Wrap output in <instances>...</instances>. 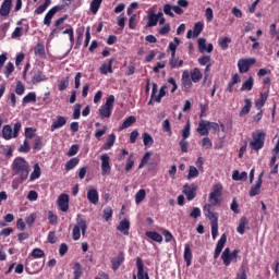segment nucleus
<instances>
[{
	"label": "nucleus",
	"instance_id": "nucleus-47",
	"mask_svg": "<svg viewBox=\"0 0 279 279\" xmlns=\"http://www.w3.org/2000/svg\"><path fill=\"white\" fill-rule=\"evenodd\" d=\"M104 0H93L90 2V12L92 14H97L99 12V8H101V3Z\"/></svg>",
	"mask_w": 279,
	"mask_h": 279
},
{
	"label": "nucleus",
	"instance_id": "nucleus-28",
	"mask_svg": "<svg viewBox=\"0 0 279 279\" xmlns=\"http://www.w3.org/2000/svg\"><path fill=\"white\" fill-rule=\"evenodd\" d=\"M87 199L89 204L97 206V204H99V192H97L95 189L87 191Z\"/></svg>",
	"mask_w": 279,
	"mask_h": 279
},
{
	"label": "nucleus",
	"instance_id": "nucleus-24",
	"mask_svg": "<svg viewBox=\"0 0 279 279\" xmlns=\"http://www.w3.org/2000/svg\"><path fill=\"white\" fill-rule=\"evenodd\" d=\"M12 11V0H3L0 7V16H10V12Z\"/></svg>",
	"mask_w": 279,
	"mask_h": 279
},
{
	"label": "nucleus",
	"instance_id": "nucleus-29",
	"mask_svg": "<svg viewBox=\"0 0 279 279\" xmlns=\"http://www.w3.org/2000/svg\"><path fill=\"white\" fill-rule=\"evenodd\" d=\"M117 230H119V232H122L124 236L130 235V220L128 219L121 220L119 226L117 227Z\"/></svg>",
	"mask_w": 279,
	"mask_h": 279
},
{
	"label": "nucleus",
	"instance_id": "nucleus-41",
	"mask_svg": "<svg viewBox=\"0 0 279 279\" xmlns=\"http://www.w3.org/2000/svg\"><path fill=\"white\" fill-rule=\"evenodd\" d=\"M74 271H73V279H80L82 278V275L84 274V271L82 270V264H80V262H76L74 264Z\"/></svg>",
	"mask_w": 279,
	"mask_h": 279
},
{
	"label": "nucleus",
	"instance_id": "nucleus-51",
	"mask_svg": "<svg viewBox=\"0 0 279 279\" xmlns=\"http://www.w3.org/2000/svg\"><path fill=\"white\" fill-rule=\"evenodd\" d=\"M49 5H51V0H45L44 4L39 5L35 10V14H43L47 10V8H49Z\"/></svg>",
	"mask_w": 279,
	"mask_h": 279
},
{
	"label": "nucleus",
	"instance_id": "nucleus-64",
	"mask_svg": "<svg viewBox=\"0 0 279 279\" xmlns=\"http://www.w3.org/2000/svg\"><path fill=\"white\" fill-rule=\"evenodd\" d=\"M203 149H211L213 148V141H210V137H204L202 143Z\"/></svg>",
	"mask_w": 279,
	"mask_h": 279
},
{
	"label": "nucleus",
	"instance_id": "nucleus-57",
	"mask_svg": "<svg viewBox=\"0 0 279 279\" xmlns=\"http://www.w3.org/2000/svg\"><path fill=\"white\" fill-rule=\"evenodd\" d=\"M172 10H173V5H171V4L163 5V14H166L167 16H170V19H173L175 16V14H173Z\"/></svg>",
	"mask_w": 279,
	"mask_h": 279
},
{
	"label": "nucleus",
	"instance_id": "nucleus-19",
	"mask_svg": "<svg viewBox=\"0 0 279 279\" xmlns=\"http://www.w3.org/2000/svg\"><path fill=\"white\" fill-rule=\"evenodd\" d=\"M260 186H263V172L258 175V179L248 192L250 197H256L260 193Z\"/></svg>",
	"mask_w": 279,
	"mask_h": 279
},
{
	"label": "nucleus",
	"instance_id": "nucleus-22",
	"mask_svg": "<svg viewBox=\"0 0 279 279\" xmlns=\"http://www.w3.org/2000/svg\"><path fill=\"white\" fill-rule=\"evenodd\" d=\"M64 125H66V118L58 116L57 119L52 121L50 132H56V130H60V128H64Z\"/></svg>",
	"mask_w": 279,
	"mask_h": 279
},
{
	"label": "nucleus",
	"instance_id": "nucleus-60",
	"mask_svg": "<svg viewBox=\"0 0 279 279\" xmlns=\"http://www.w3.org/2000/svg\"><path fill=\"white\" fill-rule=\"evenodd\" d=\"M33 149L37 151H40V149H43V138H40V136H37L34 140Z\"/></svg>",
	"mask_w": 279,
	"mask_h": 279
},
{
	"label": "nucleus",
	"instance_id": "nucleus-27",
	"mask_svg": "<svg viewBox=\"0 0 279 279\" xmlns=\"http://www.w3.org/2000/svg\"><path fill=\"white\" fill-rule=\"evenodd\" d=\"M114 63V58H111L107 61V63H102L99 68V73L101 75H108V73H112V64Z\"/></svg>",
	"mask_w": 279,
	"mask_h": 279
},
{
	"label": "nucleus",
	"instance_id": "nucleus-5",
	"mask_svg": "<svg viewBox=\"0 0 279 279\" xmlns=\"http://www.w3.org/2000/svg\"><path fill=\"white\" fill-rule=\"evenodd\" d=\"M87 228L88 226L86 225V221L84 220V218L77 217L76 225L74 226L72 231L73 241H80L82 234H86Z\"/></svg>",
	"mask_w": 279,
	"mask_h": 279
},
{
	"label": "nucleus",
	"instance_id": "nucleus-20",
	"mask_svg": "<svg viewBox=\"0 0 279 279\" xmlns=\"http://www.w3.org/2000/svg\"><path fill=\"white\" fill-rule=\"evenodd\" d=\"M269 98V87L260 93L259 99L255 101V108L257 110H262L265 104H267V99Z\"/></svg>",
	"mask_w": 279,
	"mask_h": 279
},
{
	"label": "nucleus",
	"instance_id": "nucleus-26",
	"mask_svg": "<svg viewBox=\"0 0 279 279\" xmlns=\"http://www.w3.org/2000/svg\"><path fill=\"white\" fill-rule=\"evenodd\" d=\"M196 132H198L201 136H208L209 134L208 120H201L198 122Z\"/></svg>",
	"mask_w": 279,
	"mask_h": 279
},
{
	"label": "nucleus",
	"instance_id": "nucleus-9",
	"mask_svg": "<svg viewBox=\"0 0 279 279\" xmlns=\"http://www.w3.org/2000/svg\"><path fill=\"white\" fill-rule=\"evenodd\" d=\"M254 64H256V58L240 59L238 61L239 72L247 73V71H250V66H254Z\"/></svg>",
	"mask_w": 279,
	"mask_h": 279
},
{
	"label": "nucleus",
	"instance_id": "nucleus-58",
	"mask_svg": "<svg viewBox=\"0 0 279 279\" xmlns=\"http://www.w3.org/2000/svg\"><path fill=\"white\" fill-rule=\"evenodd\" d=\"M12 73H14V63L9 62L5 65L4 75H5V77H10V75H12Z\"/></svg>",
	"mask_w": 279,
	"mask_h": 279
},
{
	"label": "nucleus",
	"instance_id": "nucleus-15",
	"mask_svg": "<svg viewBox=\"0 0 279 279\" xmlns=\"http://www.w3.org/2000/svg\"><path fill=\"white\" fill-rule=\"evenodd\" d=\"M227 241H228V235H226V233H222L219 241L216 244V248L214 253L215 260H217V258L221 256V252H223V247H226Z\"/></svg>",
	"mask_w": 279,
	"mask_h": 279
},
{
	"label": "nucleus",
	"instance_id": "nucleus-42",
	"mask_svg": "<svg viewBox=\"0 0 279 279\" xmlns=\"http://www.w3.org/2000/svg\"><path fill=\"white\" fill-rule=\"evenodd\" d=\"M202 32H204L203 22L195 23L194 27H193V38H197V36H199V34H202Z\"/></svg>",
	"mask_w": 279,
	"mask_h": 279
},
{
	"label": "nucleus",
	"instance_id": "nucleus-3",
	"mask_svg": "<svg viewBox=\"0 0 279 279\" xmlns=\"http://www.w3.org/2000/svg\"><path fill=\"white\" fill-rule=\"evenodd\" d=\"M265 132L264 131H256L252 133V141L250 142V147L253 151H260L265 147Z\"/></svg>",
	"mask_w": 279,
	"mask_h": 279
},
{
	"label": "nucleus",
	"instance_id": "nucleus-1",
	"mask_svg": "<svg viewBox=\"0 0 279 279\" xmlns=\"http://www.w3.org/2000/svg\"><path fill=\"white\" fill-rule=\"evenodd\" d=\"M12 171L19 175L21 184L29 178V162L23 157H16L12 163Z\"/></svg>",
	"mask_w": 279,
	"mask_h": 279
},
{
	"label": "nucleus",
	"instance_id": "nucleus-38",
	"mask_svg": "<svg viewBox=\"0 0 279 279\" xmlns=\"http://www.w3.org/2000/svg\"><path fill=\"white\" fill-rule=\"evenodd\" d=\"M146 236L156 243H162V236L156 231H147Z\"/></svg>",
	"mask_w": 279,
	"mask_h": 279
},
{
	"label": "nucleus",
	"instance_id": "nucleus-7",
	"mask_svg": "<svg viewBox=\"0 0 279 279\" xmlns=\"http://www.w3.org/2000/svg\"><path fill=\"white\" fill-rule=\"evenodd\" d=\"M239 257V250L230 251V247L225 248L221 255L222 263L225 267H230V264L236 263V258Z\"/></svg>",
	"mask_w": 279,
	"mask_h": 279
},
{
	"label": "nucleus",
	"instance_id": "nucleus-49",
	"mask_svg": "<svg viewBox=\"0 0 279 279\" xmlns=\"http://www.w3.org/2000/svg\"><path fill=\"white\" fill-rule=\"evenodd\" d=\"M34 53H35V56H39V58H44V56L46 54L45 45L38 43L34 48Z\"/></svg>",
	"mask_w": 279,
	"mask_h": 279
},
{
	"label": "nucleus",
	"instance_id": "nucleus-40",
	"mask_svg": "<svg viewBox=\"0 0 279 279\" xmlns=\"http://www.w3.org/2000/svg\"><path fill=\"white\" fill-rule=\"evenodd\" d=\"M178 47H180V39L174 37L173 41H171L168 46V49L171 56H175V51H178Z\"/></svg>",
	"mask_w": 279,
	"mask_h": 279
},
{
	"label": "nucleus",
	"instance_id": "nucleus-2",
	"mask_svg": "<svg viewBox=\"0 0 279 279\" xmlns=\"http://www.w3.org/2000/svg\"><path fill=\"white\" fill-rule=\"evenodd\" d=\"M62 1H64L63 4L54 5L47 12V14L44 17V25H47V27H50L53 16H56L58 12H61V10H64L65 7L70 8L71 3L73 2V0H62Z\"/></svg>",
	"mask_w": 279,
	"mask_h": 279
},
{
	"label": "nucleus",
	"instance_id": "nucleus-8",
	"mask_svg": "<svg viewBox=\"0 0 279 279\" xmlns=\"http://www.w3.org/2000/svg\"><path fill=\"white\" fill-rule=\"evenodd\" d=\"M223 191V186L221 184H216L213 187V191L209 193V203L210 206H217L219 204V197Z\"/></svg>",
	"mask_w": 279,
	"mask_h": 279
},
{
	"label": "nucleus",
	"instance_id": "nucleus-31",
	"mask_svg": "<svg viewBox=\"0 0 279 279\" xmlns=\"http://www.w3.org/2000/svg\"><path fill=\"white\" fill-rule=\"evenodd\" d=\"M116 142H117V135H114V133L109 134L106 143L102 145V149L105 151H108V149H112Z\"/></svg>",
	"mask_w": 279,
	"mask_h": 279
},
{
	"label": "nucleus",
	"instance_id": "nucleus-32",
	"mask_svg": "<svg viewBox=\"0 0 279 279\" xmlns=\"http://www.w3.org/2000/svg\"><path fill=\"white\" fill-rule=\"evenodd\" d=\"M2 138H4V141H10L11 138H14V131L12 130V126L10 124H7L2 128Z\"/></svg>",
	"mask_w": 279,
	"mask_h": 279
},
{
	"label": "nucleus",
	"instance_id": "nucleus-12",
	"mask_svg": "<svg viewBox=\"0 0 279 279\" xmlns=\"http://www.w3.org/2000/svg\"><path fill=\"white\" fill-rule=\"evenodd\" d=\"M31 75H32V84H40V82H46L47 80V76L45 75V73H43V70H40V68L38 66H35L32 69Z\"/></svg>",
	"mask_w": 279,
	"mask_h": 279
},
{
	"label": "nucleus",
	"instance_id": "nucleus-35",
	"mask_svg": "<svg viewBox=\"0 0 279 279\" xmlns=\"http://www.w3.org/2000/svg\"><path fill=\"white\" fill-rule=\"evenodd\" d=\"M252 110V99L245 98L244 99V106L241 109L239 116L240 117H245L246 114H250V111Z\"/></svg>",
	"mask_w": 279,
	"mask_h": 279
},
{
	"label": "nucleus",
	"instance_id": "nucleus-4",
	"mask_svg": "<svg viewBox=\"0 0 279 279\" xmlns=\"http://www.w3.org/2000/svg\"><path fill=\"white\" fill-rule=\"evenodd\" d=\"M114 109V95H110L105 105L98 109L100 119H110L112 117V110Z\"/></svg>",
	"mask_w": 279,
	"mask_h": 279
},
{
	"label": "nucleus",
	"instance_id": "nucleus-54",
	"mask_svg": "<svg viewBox=\"0 0 279 279\" xmlns=\"http://www.w3.org/2000/svg\"><path fill=\"white\" fill-rule=\"evenodd\" d=\"M191 136V121H187L182 130V138L186 141Z\"/></svg>",
	"mask_w": 279,
	"mask_h": 279
},
{
	"label": "nucleus",
	"instance_id": "nucleus-23",
	"mask_svg": "<svg viewBox=\"0 0 279 279\" xmlns=\"http://www.w3.org/2000/svg\"><path fill=\"white\" fill-rule=\"evenodd\" d=\"M136 268H137V279H143L145 276L149 274L145 271V264L143 263V258L136 257Z\"/></svg>",
	"mask_w": 279,
	"mask_h": 279
},
{
	"label": "nucleus",
	"instance_id": "nucleus-46",
	"mask_svg": "<svg viewBox=\"0 0 279 279\" xmlns=\"http://www.w3.org/2000/svg\"><path fill=\"white\" fill-rule=\"evenodd\" d=\"M145 197H147V192L145 191V189H141L135 194V204H141V202H143Z\"/></svg>",
	"mask_w": 279,
	"mask_h": 279
},
{
	"label": "nucleus",
	"instance_id": "nucleus-61",
	"mask_svg": "<svg viewBox=\"0 0 279 279\" xmlns=\"http://www.w3.org/2000/svg\"><path fill=\"white\" fill-rule=\"evenodd\" d=\"M58 88L60 92L66 90L69 88V76L60 81Z\"/></svg>",
	"mask_w": 279,
	"mask_h": 279
},
{
	"label": "nucleus",
	"instance_id": "nucleus-44",
	"mask_svg": "<svg viewBox=\"0 0 279 279\" xmlns=\"http://www.w3.org/2000/svg\"><path fill=\"white\" fill-rule=\"evenodd\" d=\"M202 77H203L202 71H199L198 68H195L193 70V72L191 73L192 82H194V84H197V82H199V80H202Z\"/></svg>",
	"mask_w": 279,
	"mask_h": 279
},
{
	"label": "nucleus",
	"instance_id": "nucleus-52",
	"mask_svg": "<svg viewBox=\"0 0 279 279\" xmlns=\"http://www.w3.org/2000/svg\"><path fill=\"white\" fill-rule=\"evenodd\" d=\"M23 104H36V93L31 92L23 98Z\"/></svg>",
	"mask_w": 279,
	"mask_h": 279
},
{
	"label": "nucleus",
	"instance_id": "nucleus-10",
	"mask_svg": "<svg viewBox=\"0 0 279 279\" xmlns=\"http://www.w3.org/2000/svg\"><path fill=\"white\" fill-rule=\"evenodd\" d=\"M25 271L29 274V276L40 274V271H43V265H40V262H29V259H26Z\"/></svg>",
	"mask_w": 279,
	"mask_h": 279
},
{
	"label": "nucleus",
	"instance_id": "nucleus-62",
	"mask_svg": "<svg viewBox=\"0 0 279 279\" xmlns=\"http://www.w3.org/2000/svg\"><path fill=\"white\" fill-rule=\"evenodd\" d=\"M199 175V170L195 166H191L189 170L187 178L191 180V178H197Z\"/></svg>",
	"mask_w": 279,
	"mask_h": 279
},
{
	"label": "nucleus",
	"instance_id": "nucleus-37",
	"mask_svg": "<svg viewBox=\"0 0 279 279\" xmlns=\"http://www.w3.org/2000/svg\"><path fill=\"white\" fill-rule=\"evenodd\" d=\"M77 165H80V158L73 157L66 161L64 169H65V171H71V170L75 169V167H77Z\"/></svg>",
	"mask_w": 279,
	"mask_h": 279
},
{
	"label": "nucleus",
	"instance_id": "nucleus-53",
	"mask_svg": "<svg viewBox=\"0 0 279 279\" xmlns=\"http://www.w3.org/2000/svg\"><path fill=\"white\" fill-rule=\"evenodd\" d=\"M198 63L201 66H207V69H210V56H203L198 58Z\"/></svg>",
	"mask_w": 279,
	"mask_h": 279
},
{
	"label": "nucleus",
	"instance_id": "nucleus-48",
	"mask_svg": "<svg viewBox=\"0 0 279 279\" xmlns=\"http://www.w3.org/2000/svg\"><path fill=\"white\" fill-rule=\"evenodd\" d=\"M76 34H77V38H76L75 49H80L84 40V28L76 29Z\"/></svg>",
	"mask_w": 279,
	"mask_h": 279
},
{
	"label": "nucleus",
	"instance_id": "nucleus-14",
	"mask_svg": "<svg viewBox=\"0 0 279 279\" xmlns=\"http://www.w3.org/2000/svg\"><path fill=\"white\" fill-rule=\"evenodd\" d=\"M181 86L184 93H189V90H191V88L193 87V80L191 78V74H189V71H184L182 73Z\"/></svg>",
	"mask_w": 279,
	"mask_h": 279
},
{
	"label": "nucleus",
	"instance_id": "nucleus-21",
	"mask_svg": "<svg viewBox=\"0 0 279 279\" xmlns=\"http://www.w3.org/2000/svg\"><path fill=\"white\" fill-rule=\"evenodd\" d=\"M197 43H198L199 53H206V52L213 53L214 46L213 44H208L206 46V38H198Z\"/></svg>",
	"mask_w": 279,
	"mask_h": 279
},
{
	"label": "nucleus",
	"instance_id": "nucleus-34",
	"mask_svg": "<svg viewBox=\"0 0 279 279\" xmlns=\"http://www.w3.org/2000/svg\"><path fill=\"white\" fill-rule=\"evenodd\" d=\"M134 123H136V117L130 116L120 125L119 131L121 132L123 130H128V128H132V125H134Z\"/></svg>",
	"mask_w": 279,
	"mask_h": 279
},
{
	"label": "nucleus",
	"instance_id": "nucleus-56",
	"mask_svg": "<svg viewBox=\"0 0 279 279\" xmlns=\"http://www.w3.org/2000/svg\"><path fill=\"white\" fill-rule=\"evenodd\" d=\"M31 256L33 258H45V251L43 248H34Z\"/></svg>",
	"mask_w": 279,
	"mask_h": 279
},
{
	"label": "nucleus",
	"instance_id": "nucleus-6",
	"mask_svg": "<svg viewBox=\"0 0 279 279\" xmlns=\"http://www.w3.org/2000/svg\"><path fill=\"white\" fill-rule=\"evenodd\" d=\"M167 88H168L167 84H163L159 89V94L156 95L158 93V84L153 83V90H151L150 100L148 102V106H151L153 101L160 104L162 101V97H165L167 95Z\"/></svg>",
	"mask_w": 279,
	"mask_h": 279
},
{
	"label": "nucleus",
	"instance_id": "nucleus-25",
	"mask_svg": "<svg viewBox=\"0 0 279 279\" xmlns=\"http://www.w3.org/2000/svg\"><path fill=\"white\" fill-rule=\"evenodd\" d=\"M183 258L186 263V267H191L193 263V251H191V244L184 245Z\"/></svg>",
	"mask_w": 279,
	"mask_h": 279
},
{
	"label": "nucleus",
	"instance_id": "nucleus-33",
	"mask_svg": "<svg viewBox=\"0 0 279 279\" xmlns=\"http://www.w3.org/2000/svg\"><path fill=\"white\" fill-rule=\"evenodd\" d=\"M40 175H43V170L40 169V165L35 163L34 165V170H33V172L31 173V177H29V182H34L36 180H39Z\"/></svg>",
	"mask_w": 279,
	"mask_h": 279
},
{
	"label": "nucleus",
	"instance_id": "nucleus-59",
	"mask_svg": "<svg viewBox=\"0 0 279 279\" xmlns=\"http://www.w3.org/2000/svg\"><path fill=\"white\" fill-rule=\"evenodd\" d=\"M15 93L16 95H24L25 94V85H23V82L17 81L15 86Z\"/></svg>",
	"mask_w": 279,
	"mask_h": 279
},
{
	"label": "nucleus",
	"instance_id": "nucleus-16",
	"mask_svg": "<svg viewBox=\"0 0 279 279\" xmlns=\"http://www.w3.org/2000/svg\"><path fill=\"white\" fill-rule=\"evenodd\" d=\"M100 160H101V173H102V175L110 174V171H111L110 156H108V154H102L100 156Z\"/></svg>",
	"mask_w": 279,
	"mask_h": 279
},
{
	"label": "nucleus",
	"instance_id": "nucleus-36",
	"mask_svg": "<svg viewBox=\"0 0 279 279\" xmlns=\"http://www.w3.org/2000/svg\"><path fill=\"white\" fill-rule=\"evenodd\" d=\"M250 225V220H247V217L243 216L240 218L239 226L236 228V232L239 234H245V226Z\"/></svg>",
	"mask_w": 279,
	"mask_h": 279
},
{
	"label": "nucleus",
	"instance_id": "nucleus-13",
	"mask_svg": "<svg viewBox=\"0 0 279 279\" xmlns=\"http://www.w3.org/2000/svg\"><path fill=\"white\" fill-rule=\"evenodd\" d=\"M183 194L186 196L187 202H193V198L197 197V184H185L183 186Z\"/></svg>",
	"mask_w": 279,
	"mask_h": 279
},
{
	"label": "nucleus",
	"instance_id": "nucleus-43",
	"mask_svg": "<svg viewBox=\"0 0 279 279\" xmlns=\"http://www.w3.org/2000/svg\"><path fill=\"white\" fill-rule=\"evenodd\" d=\"M230 43H232V39L230 37H222L218 40V45L220 49H222V51H226V49H228Z\"/></svg>",
	"mask_w": 279,
	"mask_h": 279
},
{
	"label": "nucleus",
	"instance_id": "nucleus-17",
	"mask_svg": "<svg viewBox=\"0 0 279 279\" xmlns=\"http://www.w3.org/2000/svg\"><path fill=\"white\" fill-rule=\"evenodd\" d=\"M57 204L61 213H66L69 210V194H61L58 197Z\"/></svg>",
	"mask_w": 279,
	"mask_h": 279
},
{
	"label": "nucleus",
	"instance_id": "nucleus-55",
	"mask_svg": "<svg viewBox=\"0 0 279 279\" xmlns=\"http://www.w3.org/2000/svg\"><path fill=\"white\" fill-rule=\"evenodd\" d=\"M151 158V153L147 151L144 154L140 165H138V169H143V167H145V165H147V162H149Z\"/></svg>",
	"mask_w": 279,
	"mask_h": 279
},
{
	"label": "nucleus",
	"instance_id": "nucleus-39",
	"mask_svg": "<svg viewBox=\"0 0 279 279\" xmlns=\"http://www.w3.org/2000/svg\"><path fill=\"white\" fill-rule=\"evenodd\" d=\"M159 15L156 13L148 14L147 27H156L158 25Z\"/></svg>",
	"mask_w": 279,
	"mask_h": 279
},
{
	"label": "nucleus",
	"instance_id": "nucleus-63",
	"mask_svg": "<svg viewBox=\"0 0 279 279\" xmlns=\"http://www.w3.org/2000/svg\"><path fill=\"white\" fill-rule=\"evenodd\" d=\"M111 218H112V208L111 207L105 208L102 214V219H105V221H109Z\"/></svg>",
	"mask_w": 279,
	"mask_h": 279
},
{
	"label": "nucleus",
	"instance_id": "nucleus-11",
	"mask_svg": "<svg viewBox=\"0 0 279 279\" xmlns=\"http://www.w3.org/2000/svg\"><path fill=\"white\" fill-rule=\"evenodd\" d=\"M203 210L205 213V217L210 220V225L213 223H219V214L215 213L213 210V205L210 204H205L203 207Z\"/></svg>",
	"mask_w": 279,
	"mask_h": 279
},
{
	"label": "nucleus",
	"instance_id": "nucleus-30",
	"mask_svg": "<svg viewBox=\"0 0 279 279\" xmlns=\"http://www.w3.org/2000/svg\"><path fill=\"white\" fill-rule=\"evenodd\" d=\"M169 66L170 69H180L184 66V60L175 57V54H171L169 60Z\"/></svg>",
	"mask_w": 279,
	"mask_h": 279
},
{
	"label": "nucleus",
	"instance_id": "nucleus-45",
	"mask_svg": "<svg viewBox=\"0 0 279 279\" xmlns=\"http://www.w3.org/2000/svg\"><path fill=\"white\" fill-rule=\"evenodd\" d=\"M142 138L146 147H151V145H154V137H151L149 133L147 132L143 133Z\"/></svg>",
	"mask_w": 279,
	"mask_h": 279
},
{
	"label": "nucleus",
	"instance_id": "nucleus-18",
	"mask_svg": "<svg viewBox=\"0 0 279 279\" xmlns=\"http://www.w3.org/2000/svg\"><path fill=\"white\" fill-rule=\"evenodd\" d=\"M125 262V253L123 251H120L117 257L111 258V265L113 271H117L121 265Z\"/></svg>",
	"mask_w": 279,
	"mask_h": 279
},
{
	"label": "nucleus",
	"instance_id": "nucleus-50",
	"mask_svg": "<svg viewBox=\"0 0 279 279\" xmlns=\"http://www.w3.org/2000/svg\"><path fill=\"white\" fill-rule=\"evenodd\" d=\"M254 88V77L250 76L248 80H246L241 87V90H252Z\"/></svg>",
	"mask_w": 279,
	"mask_h": 279
}]
</instances>
